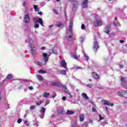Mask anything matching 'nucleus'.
I'll return each mask as SVG.
<instances>
[{
  "instance_id": "f257e3e1",
  "label": "nucleus",
  "mask_w": 127,
  "mask_h": 127,
  "mask_svg": "<svg viewBox=\"0 0 127 127\" xmlns=\"http://www.w3.org/2000/svg\"><path fill=\"white\" fill-rule=\"evenodd\" d=\"M73 22L70 21L69 22V32H67L66 33V38L67 40L68 41H72L73 40ZM69 32L70 34H69Z\"/></svg>"
},
{
  "instance_id": "f03ea898",
  "label": "nucleus",
  "mask_w": 127,
  "mask_h": 127,
  "mask_svg": "<svg viewBox=\"0 0 127 127\" xmlns=\"http://www.w3.org/2000/svg\"><path fill=\"white\" fill-rule=\"evenodd\" d=\"M42 54L44 58L42 61V63L40 62H36V64L39 66V67H41L42 64H43V65H46V63H47V61H48L49 57L51 55V53H49V55L45 53H43Z\"/></svg>"
},
{
  "instance_id": "7ed1b4c3",
  "label": "nucleus",
  "mask_w": 127,
  "mask_h": 127,
  "mask_svg": "<svg viewBox=\"0 0 127 127\" xmlns=\"http://www.w3.org/2000/svg\"><path fill=\"white\" fill-rule=\"evenodd\" d=\"M118 94L119 96H120L121 97H123L125 98H127V91L126 90H121L118 91Z\"/></svg>"
},
{
  "instance_id": "20e7f679",
  "label": "nucleus",
  "mask_w": 127,
  "mask_h": 127,
  "mask_svg": "<svg viewBox=\"0 0 127 127\" xmlns=\"http://www.w3.org/2000/svg\"><path fill=\"white\" fill-rule=\"evenodd\" d=\"M120 81L122 82L121 85L123 87H126L127 85V77H121Z\"/></svg>"
},
{
  "instance_id": "39448f33",
  "label": "nucleus",
  "mask_w": 127,
  "mask_h": 127,
  "mask_svg": "<svg viewBox=\"0 0 127 127\" xmlns=\"http://www.w3.org/2000/svg\"><path fill=\"white\" fill-rule=\"evenodd\" d=\"M95 26H102L103 25V21L101 20L98 19H95V20L94 21Z\"/></svg>"
},
{
  "instance_id": "423d86ee",
  "label": "nucleus",
  "mask_w": 127,
  "mask_h": 127,
  "mask_svg": "<svg viewBox=\"0 0 127 127\" xmlns=\"http://www.w3.org/2000/svg\"><path fill=\"white\" fill-rule=\"evenodd\" d=\"M78 5H79V2L78 0L73 1L72 7L73 11H75V10L78 8Z\"/></svg>"
},
{
  "instance_id": "0eeeda50",
  "label": "nucleus",
  "mask_w": 127,
  "mask_h": 127,
  "mask_svg": "<svg viewBox=\"0 0 127 127\" xmlns=\"http://www.w3.org/2000/svg\"><path fill=\"white\" fill-rule=\"evenodd\" d=\"M94 46L93 47V49L94 52H97L98 51V49H99V43L97 42V41H95L93 43Z\"/></svg>"
},
{
  "instance_id": "6e6552de",
  "label": "nucleus",
  "mask_w": 127,
  "mask_h": 127,
  "mask_svg": "<svg viewBox=\"0 0 127 127\" xmlns=\"http://www.w3.org/2000/svg\"><path fill=\"white\" fill-rule=\"evenodd\" d=\"M50 86L52 87H61V83L59 82H54L50 84Z\"/></svg>"
},
{
  "instance_id": "1a4fd4ad",
  "label": "nucleus",
  "mask_w": 127,
  "mask_h": 127,
  "mask_svg": "<svg viewBox=\"0 0 127 127\" xmlns=\"http://www.w3.org/2000/svg\"><path fill=\"white\" fill-rule=\"evenodd\" d=\"M89 1L88 0H84L82 2V8H88V3Z\"/></svg>"
},
{
  "instance_id": "9d476101",
  "label": "nucleus",
  "mask_w": 127,
  "mask_h": 127,
  "mask_svg": "<svg viewBox=\"0 0 127 127\" xmlns=\"http://www.w3.org/2000/svg\"><path fill=\"white\" fill-rule=\"evenodd\" d=\"M24 20L25 23H29L30 18L29 14H26L24 17Z\"/></svg>"
},
{
  "instance_id": "9b49d317",
  "label": "nucleus",
  "mask_w": 127,
  "mask_h": 127,
  "mask_svg": "<svg viewBox=\"0 0 127 127\" xmlns=\"http://www.w3.org/2000/svg\"><path fill=\"white\" fill-rule=\"evenodd\" d=\"M103 103L104 105H107V106H111V107H113L114 106V103H110V101L108 100H103Z\"/></svg>"
},
{
  "instance_id": "f8f14e48",
  "label": "nucleus",
  "mask_w": 127,
  "mask_h": 127,
  "mask_svg": "<svg viewBox=\"0 0 127 127\" xmlns=\"http://www.w3.org/2000/svg\"><path fill=\"white\" fill-rule=\"evenodd\" d=\"M92 77L96 80H99V79H100V75L95 72L92 73Z\"/></svg>"
},
{
  "instance_id": "ddd939ff",
  "label": "nucleus",
  "mask_w": 127,
  "mask_h": 127,
  "mask_svg": "<svg viewBox=\"0 0 127 127\" xmlns=\"http://www.w3.org/2000/svg\"><path fill=\"white\" fill-rule=\"evenodd\" d=\"M61 66L64 67V68L67 67V63H66V62H65V60H63L61 61Z\"/></svg>"
},
{
  "instance_id": "4468645a",
  "label": "nucleus",
  "mask_w": 127,
  "mask_h": 127,
  "mask_svg": "<svg viewBox=\"0 0 127 127\" xmlns=\"http://www.w3.org/2000/svg\"><path fill=\"white\" fill-rule=\"evenodd\" d=\"M111 27V24H109V26H108L107 28H105V32L107 34H110V28Z\"/></svg>"
},
{
  "instance_id": "2eb2a0df",
  "label": "nucleus",
  "mask_w": 127,
  "mask_h": 127,
  "mask_svg": "<svg viewBox=\"0 0 127 127\" xmlns=\"http://www.w3.org/2000/svg\"><path fill=\"white\" fill-rule=\"evenodd\" d=\"M50 95V93L49 92H45L43 94V98H48L49 97V95Z\"/></svg>"
},
{
  "instance_id": "dca6fc26",
  "label": "nucleus",
  "mask_w": 127,
  "mask_h": 127,
  "mask_svg": "<svg viewBox=\"0 0 127 127\" xmlns=\"http://www.w3.org/2000/svg\"><path fill=\"white\" fill-rule=\"evenodd\" d=\"M58 115H64L65 114V112L63 109H60L58 111Z\"/></svg>"
},
{
  "instance_id": "f3484780",
  "label": "nucleus",
  "mask_w": 127,
  "mask_h": 127,
  "mask_svg": "<svg viewBox=\"0 0 127 127\" xmlns=\"http://www.w3.org/2000/svg\"><path fill=\"white\" fill-rule=\"evenodd\" d=\"M64 92L66 94L68 95V98H70V99L72 98L73 96H72V95H71V93L68 90H64Z\"/></svg>"
},
{
  "instance_id": "a211bd4d",
  "label": "nucleus",
  "mask_w": 127,
  "mask_h": 127,
  "mask_svg": "<svg viewBox=\"0 0 127 127\" xmlns=\"http://www.w3.org/2000/svg\"><path fill=\"white\" fill-rule=\"evenodd\" d=\"M46 109H45V108H42L40 110V113L41 114H42L43 115H44L45 114V111Z\"/></svg>"
},
{
  "instance_id": "6ab92c4d",
  "label": "nucleus",
  "mask_w": 127,
  "mask_h": 127,
  "mask_svg": "<svg viewBox=\"0 0 127 127\" xmlns=\"http://www.w3.org/2000/svg\"><path fill=\"white\" fill-rule=\"evenodd\" d=\"M81 96L83 98H84L85 100H88V99H89V97L86 93H82Z\"/></svg>"
},
{
  "instance_id": "aec40b11",
  "label": "nucleus",
  "mask_w": 127,
  "mask_h": 127,
  "mask_svg": "<svg viewBox=\"0 0 127 127\" xmlns=\"http://www.w3.org/2000/svg\"><path fill=\"white\" fill-rule=\"evenodd\" d=\"M66 115H74V112L67 110L66 112Z\"/></svg>"
},
{
  "instance_id": "412c9836",
  "label": "nucleus",
  "mask_w": 127,
  "mask_h": 127,
  "mask_svg": "<svg viewBox=\"0 0 127 127\" xmlns=\"http://www.w3.org/2000/svg\"><path fill=\"white\" fill-rule=\"evenodd\" d=\"M38 20V22L40 23L41 25L42 26H44V25H43V21L42 20V19H41V18H39Z\"/></svg>"
},
{
  "instance_id": "4be33fe9",
  "label": "nucleus",
  "mask_w": 127,
  "mask_h": 127,
  "mask_svg": "<svg viewBox=\"0 0 127 127\" xmlns=\"http://www.w3.org/2000/svg\"><path fill=\"white\" fill-rule=\"evenodd\" d=\"M12 78V74H8L6 76V79H7V80H11Z\"/></svg>"
},
{
  "instance_id": "5701e85b",
  "label": "nucleus",
  "mask_w": 127,
  "mask_h": 127,
  "mask_svg": "<svg viewBox=\"0 0 127 127\" xmlns=\"http://www.w3.org/2000/svg\"><path fill=\"white\" fill-rule=\"evenodd\" d=\"M61 87H62V88H63V89H64V92H65V90H68V89H67V87L66 86V85H65V84H62L61 83Z\"/></svg>"
},
{
  "instance_id": "b1692460",
  "label": "nucleus",
  "mask_w": 127,
  "mask_h": 127,
  "mask_svg": "<svg viewBox=\"0 0 127 127\" xmlns=\"http://www.w3.org/2000/svg\"><path fill=\"white\" fill-rule=\"evenodd\" d=\"M34 41L33 39H30L29 41V45L30 46V47H32V44H33Z\"/></svg>"
},
{
  "instance_id": "393cba45",
  "label": "nucleus",
  "mask_w": 127,
  "mask_h": 127,
  "mask_svg": "<svg viewBox=\"0 0 127 127\" xmlns=\"http://www.w3.org/2000/svg\"><path fill=\"white\" fill-rule=\"evenodd\" d=\"M37 78L39 80L42 81H43V77H42V76L41 75H37Z\"/></svg>"
},
{
  "instance_id": "a878e982",
  "label": "nucleus",
  "mask_w": 127,
  "mask_h": 127,
  "mask_svg": "<svg viewBox=\"0 0 127 127\" xmlns=\"http://www.w3.org/2000/svg\"><path fill=\"white\" fill-rule=\"evenodd\" d=\"M52 51L54 54H58V52H57V50L55 49V48H52Z\"/></svg>"
},
{
  "instance_id": "bb28decb",
  "label": "nucleus",
  "mask_w": 127,
  "mask_h": 127,
  "mask_svg": "<svg viewBox=\"0 0 127 127\" xmlns=\"http://www.w3.org/2000/svg\"><path fill=\"white\" fill-rule=\"evenodd\" d=\"M39 73L40 74H45L47 73V72L45 70H39Z\"/></svg>"
},
{
  "instance_id": "cd10ccee",
  "label": "nucleus",
  "mask_w": 127,
  "mask_h": 127,
  "mask_svg": "<svg viewBox=\"0 0 127 127\" xmlns=\"http://www.w3.org/2000/svg\"><path fill=\"white\" fill-rule=\"evenodd\" d=\"M79 119H80V122H83L84 120V115H81L79 117Z\"/></svg>"
},
{
  "instance_id": "c85d7f7f",
  "label": "nucleus",
  "mask_w": 127,
  "mask_h": 127,
  "mask_svg": "<svg viewBox=\"0 0 127 127\" xmlns=\"http://www.w3.org/2000/svg\"><path fill=\"white\" fill-rule=\"evenodd\" d=\"M42 104V101H38L36 102V104L37 105V106H40Z\"/></svg>"
},
{
  "instance_id": "c756f323",
  "label": "nucleus",
  "mask_w": 127,
  "mask_h": 127,
  "mask_svg": "<svg viewBox=\"0 0 127 127\" xmlns=\"http://www.w3.org/2000/svg\"><path fill=\"white\" fill-rule=\"evenodd\" d=\"M38 21H39V20L37 19V18H36V17L34 18V23H38Z\"/></svg>"
},
{
  "instance_id": "7c9ffc66",
  "label": "nucleus",
  "mask_w": 127,
  "mask_h": 127,
  "mask_svg": "<svg viewBox=\"0 0 127 127\" xmlns=\"http://www.w3.org/2000/svg\"><path fill=\"white\" fill-rule=\"evenodd\" d=\"M59 24H57V27H61V26H63V24L60 22H59Z\"/></svg>"
},
{
  "instance_id": "2f4dec72",
  "label": "nucleus",
  "mask_w": 127,
  "mask_h": 127,
  "mask_svg": "<svg viewBox=\"0 0 127 127\" xmlns=\"http://www.w3.org/2000/svg\"><path fill=\"white\" fill-rule=\"evenodd\" d=\"M31 52H33V51H36V48L35 47H31Z\"/></svg>"
},
{
  "instance_id": "473e14b6",
  "label": "nucleus",
  "mask_w": 127,
  "mask_h": 127,
  "mask_svg": "<svg viewBox=\"0 0 127 127\" xmlns=\"http://www.w3.org/2000/svg\"><path fill=\"white\" fill-rule=\"evenodd\" d=\"M61 74H63V75H66V70H63L61 71Z\"/></svg>"
},
{
  "instance_id": "72a5a7b5",
  "label": "nucleus",
  "mask_w": 127,
  "mask_h": 127,
  "mask_svg": "<svg viewBox=\"0 0 127 127\" xmlns=\"http://www.w3.org/2000/svg\"><path fill=\"white\" fill-rule=\"evenodd\" d=\"M22 122V119L19 118L18 119L17 123H18V124H20Z\"/></svg>"
},
{
  "instance_id": "f704fd0d",
  "label": "nucleus",
  "mask_w": 127,
  "mask_h": 127,
  "mask_svg": "<svg viewBox=\"0 0 127 127\" xmlns=\"http://www.w3.org/2000/svg\"><path fill=\"white\" fill-rule=\"evenodd\" d=\"M85 28H86V26H85V24H82L81 25V29H82L83 30H84V29H85Z\"/></svg>"
},
{
  "instance_id": "c9c22d12",
  "label": "nucleus",
  "mask_w": 127,
  "mask_h": 127,
  "mask_svg": "<svg viewBox=\"0 0 127 127\" xmlns=\"http://www.w3.org/2000/svg\"><path fill=\"white\" fill-rule=\"evenodd\" d=\"M38 7V5H34V8L35 10V11H37L38 9H37V7Z\"/></svg>"
},
{
  "instance_id": "e433bc0d",
  "label": "nucleus",
  "mask_w": 127,
  "mask_h": 127,
  "mask_svg": "<svg viewBox=\"0 0 127 127\" xmlns=\"http://www.w3.org/2000/svg\"><path fill=\"white\" fill-rule=\"evenodd\" d=\"M84 57H85L86 60H89V57H88V56H87L86 53H84Z\"/></svg>"
},
{
  "instance_id": "4c0bfd02",
  "label": "nucleus",
  "mask_w": 127,
  "mask_h": 127,
  "mask_svg": "<svg viewBox=\"0 0 127 127\" xmlns=\"http://www.w3.org/2000/svg\"><path fill=\"white\" fill-rule=\"evenodd\" d=\"M92 111V112H95V113H97V109H96V108H95L94 107H93Z\"/></svg>"
},
{
  "instance_id": "58836bf2",
  "label": "nucleus",
  "mask_w": 127,
  "mask_h": 127,
  "mask_svg": "<svg viewBox=\"0 0 127 127\" xmlns=\"http://www.w3.org/2000/svg\"><path fill=\"white\" fill-rule=\"evenodd\" d=\"M34 27H35V28H38V27H39V25H38L37 23H35L34 25Z\"/></svg>"
},
{
  "instance_id": "ea45409f",
  "label": "nucleus",
  "mask_w": 127,
  "mask_h": 127,
  "mask_svg": "<svg viewBox=\"0 0 127 127\" xmlns=\"http://www.w3.org/2000/svg\"><path fill=\"white\" fill-rule=\"evenodd\" d=\"M99 121H102V120H104V118L102 117V115L101 114L99 115Z\"/></svg>"
},
{
  "instance_id": "a19ab883",
  "label": "nucleus",
  "mask_w": 127,
  "mask_h": 127,
  "mask_svg": "<svg viewBox=\"0 0 127 127\" xmlns=\"http://www.w3.org/2000/svg\"><path fill=\"white\" fill-rule=\"evenodd\" d=\"M77 126V121L74 122V125H72L71 127H76Z\"/></svg>"
},
{
  "instance_id": "79ce46f5",
  "label": "nucleus",
  "mask_w": 127,
  "mask_h": 127,
  "mask_svg": "<svg viewBox=\"0 0 127 127\" xmlns=\"http://www.w3.org/2000/svg\"><path fill=\"white\" fill-rule=\"evenodd\" d=\"M73 58H74V59H76V60H78V56H77V55H73Z\"/></svg>"
},
{
  "instance_id": "37998d69",
  "label": "nucleus",
  "mask_w": 127,
  "mask_h": 127,
  "mask_svg": "<svg viewBox=\"0 0 127 127\" xmlns=\"http://www.w3.org/2000/svg\"><path fill=\"white\" fill-rule=\"evenodd\" d=\"M33 109H34V106L31 105V106L30 107V110L31 111H32V110H33Z\"/></svg>"
},
{
  "instance_id": "c03bdc74",
  "label": "nucleus",
  "mask_w": 127,
  "mask_h": 127,
  "mask_svg": "<svg viewBox=\"0 0 127 127\" xmlns=\"http://www.w3.org/2000/svg\"><path fill=\"white\" fill-rule=\"evenodd\" d=\"M24 123L25 124V125H26L27 127H28V126H29V124H28L27 121H25Z\"/></svg>"
},
{
  "instance_id": "a18cd8bd",
  "label": "nucleus",
  "mask_w": 127,
  "mask_h": 127,
  "mask_svg": "<svg viewBox=\"0 0 127 127\" xmlns=\"http://www.w3.org/2000/svg\"><path fill=\"white\" fill-rule=\"evenodd\" d=\"M53 11L56 13V14H58V12L56 9H54Z\"/></svg>"
},
{
  "instance_id": "49530a36",
  "label": "nucleus",
  "mask_w": 127,
  "mask_h": 127,
  "mask_svg": "<svg viewBox=\"0 0 127 127\" xmlns=\"http://www.w3.org/2000/svg\"><path fill=\"white\" fill-rule=\"evenodd\" d=\"M62 99L63 101H65L66 100V97L63 96Z\"/></svg>"
},
{
  "instance_id": "de8ad7c7",
  "label": "nucleus",
  "mask_w": 127,
  "mask_h": 127,
  "mask_svg": "<svg viewBox=\"0 0 127 127\" xmlns=\"http://www.w3.org/2000/svg\"><path fill=\"white\" fill-rule=\"evenodd\" d=\"M87 87H89V88H92V84H87Z\"/></svg>"
},
{
  "instance_id": "09e8293b",
  "label": "nucleus",
  "mask_w": 127,
  "mask_h": 127,
  "mask_svg": "<svg viewBox=\"0 0 127 127\" xmlns=\"http://www.w3.org/2000/svg\"><path fill=\"white\" fill-rule=\"evenodd\" d=\"M124 42H125V41H124L123 40H121L120 41V43H124Z\"/></svg>"
},
{
  "instance_id": "8fccbe9b",
  "label": "nucleus",
  "mask_w": 127,
  "mask_h": 127,
  "mask_svg": "<svg viewBox=\"0 0 127 127\" xmlns=\"http://www.w3.org/2000/svg\"><path fill=\"white\" fill-rule=\"evenodd\" d=\"M124 64H121L120 65V68H124Z\"/></svg>"
},
{
  "instance_id": "3c124183",
  "label": "nucleus",
  "mask_w": 127,
  "mask_h": 127,
  "mask_svg": "<svg viewBox=\"0 0 127 127\" xmlns=\"http://www.w3.org/2000/svg\"><path fill=\"white\" fill-rule=\"evenodd\" d=\"M75 69H76V70H78L79 69H81V67L80 66H76Z\"/></svg>"
},
{
  "instance_id": "603ef678",
  "label": "nucleus",
  "mask_w": 127,
  "mask_h": 127,
  "mask_svg": "<svg viewBox=\"0 0 127 127\" xmlns=\"http://www.w3.org/2000/svg\"><path fill=\"white\" fill-rule=\"evenodd\" d=\"M42 49V50H45V47H42L41 48Z\"/></svg>"
},
{
  "instance_id": "864d4df0",
  "label": "nucleus",
  "mask_w": 127,
  "mask_h": 127,
  "mask_svg": "<svg viewBox=\"0 0 127 127\" xmlns=\"http://www.w3.org/2000/svg\"><path fill=\"white\" fill-rule=\"evenodd\" d=\"M29 89L30 90H33V87L32 86H30L29 87Z\"/></svg>"
},
{
  "instance_id": "5fc2aeb1",
  "label": "nucleus",
  "mask_w": 127,
  "mask_h": 127,
  "mask_svg": "<svg viewBox=\"0 0 127 127\" xmlns=\"http://www.w3.org/2000/svg\"><path fill=\"white\" fill-rule=\"evenodd\" d=\"M38 14H40V15H42V12H38Z\"/></svg>"
},
{
  "instance_id": "6e6d98bb",
  "label": "nucleus",
  "mask_w": 127,
  "mask_h": 127,
  "mask_svg": "<svg viewBox=\"0 0 127 127\" xmlns=\"http://www.w3.org/2000/svg\"><path fill=\"white\" fill-rule=\"evenodd\" d=\"M49 27V28H52V27H53V25H50Z\"/></svg>"
},
{
  "instance_id": "4d7b16f0",
  "label": "nucleus",
  "mask_w": 127,
  "mask_h": 127,
  "mask_svg": "<svg viewBox=\"0 0 127 127\" xmlns=\"http://www.w3.org/2000/svg\"><path fill=\"white\" fill-rule=\"evenodd\" d=\"M56 96H57V94H55L54 95H53V99H54V98H55V97H56Z\"/></svg>"
},
{
  "instance_id": "13d9d810",
  "label": "nucleus",
  "mask_w": 127,
  "mask_h": 127,
  "mask_svg": "<svg viewBox=\"0 0 127 127\" xmlns=\"http://www.w3.org/2000/svg\"><path fill=\"white\" fill-rule=\"evenodd\" d=\"M51 118H56V116L55 115H53L52 116H51Z\"/></svg>"
},
{
  "instance_id": "bf43d9fd",
  "label": "nucleus",
  "mask_w": 127,
  "mask_h": 127,
  "mask_svg": "<svg viewBox=\"0 0 127 127\" xmlns=\"http://www.w3.org/2000/svg\"><path fill=\"white\" fill-rule=\"evenodd\" d=\"M23 5H24H24H25V1L23 2Z\"/></svg>"
},
{
  "instance_id": "052dcab7",
  "label": "nucleus",
  "mask_w": 127,
  "mask_h": 127,
  "mask_svg": "<svg viewBox=\"0 0 127 127\" xmlns=\"http://www.w3.org/2000/svg\"><path fill=\"white\" fill-rule=\"evenodd\" d=\"M45 84L46 85H47L48 86V82H46L45 83Z\"/></svg>"
},
{
  "instance_id": "680f3d73",
  "label": "nucleus",
  "mask_w": 127,
  "mask_h": 127,
  "mask_svg": "<svg viewBox=\"0 0 127 127\" xmlns=\"http://www.w3.org/2000/svg\"><path fill=\"white\" fill-rule=\"evenodd\" d=\"M1 101V96L0 95V102Z\"/></svg>"
},
{
  "instance_id": "e2e57ef3",
  "label": "nucleus",
  "mask_w": 127,
  "mask_h": 127,
  "mask_svg": "<svg viewBox=\"0 0 127 127\" xmlns=\"http://www.w3.org/2000/svg\"><path fill=\"white\" fill-rule=\"evenodd\" d=\"M69 1H70V2H72V1H73V0H69Z\"/></svg>"
},
{
  "instance_id": "0e129e2a",
  "label": "nucleus",
  "mask_w": 127,
  "mask_h": 127,
  "mask_svg": "<svg viewBox=\"0 0 127 127\" xmlns=\"http://www.w3.org/2000/svg\"><path fill=\"white\" fill-rule=\"evenodd\" d=\"M26 117H27V115L25 114V115H24V117H25V118H26Z\"/></svg>"
},
{
  "instance_id": "69168bd1",
  "label": "nucleus",
  "mask_w": 127,
  "mask_h": 127,
  "mask_svg": "<svg viewBox=\"0 0 127 127\" xmlns=\"http://www.w3.org/2000/svg\"><path fill=\"white\" fill-rule=\"evenodd\" d=\"M115 20H118V18L115 17Z\"/></svg>"
},
{
  "instance_id": "338daca9",
  "label": "nucleus",
  "mask_w": 127,
  "mask_h": 127,
  "mask_svg": "<svg viewBox=\"0 0 127 127\" xmlns=\"http://www.w3.org/2000/svg\"><path fill=\"white\" fill-rule=\"evenodd\" d=\"M89 81H90V82H92V79H89Z\"/></svg>"
},
{
  "instance_id": "774afa93",
  "label": "nucleus",
  "mask_w": 127,
  "mask_h": 127,
  "mask_svg": "<svg viewBox=\"0 0 127 127\" xmlns=\"http://www.w3.org/2000/svg\"><path fill=\"white\" fill-rule=\"evenodd\" d=\"M64 13H65V15H66V10H64Z\"/></svg>"
}]
</instances>
